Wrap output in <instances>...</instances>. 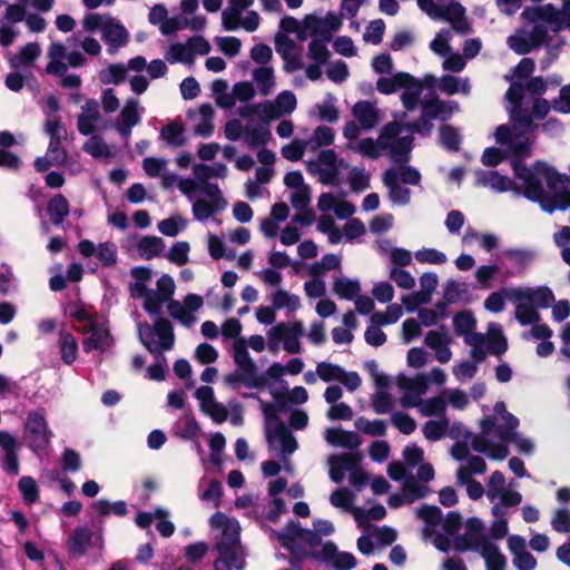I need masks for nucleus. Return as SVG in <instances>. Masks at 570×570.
Returning a JSON list of instances; mask_svg holds the SVG:
<instances>
[{"label":"nucleus","instance_id":"nucleus-51","mask_svg":"<svg viewBox=\"0 0 570 570\" xmlns=\"http://www.w3.org/2000/svg\"><path fill=\"white\" fill-rule=\"evenodd\" d=\"M479 552L483 557L488 570H504L505 557L494 543L485 544Z\"/></svg>","mask_w":570,"mask_h":570},{"label":"nucleus","instance_id":"nucleus-14","mask_svg":"<svg viewBox=\"0 0 570 570\" xmlns=\"http://www.w3.org/2000/svg\"><path fill=\"white\" fill-rule=\"evenodd\" d=\"M481 435L472 440V448L476 452L485 453L492 460H503L508 456V445L499 440V443H493L490 439L498 438V428L507 429V422L497 419V411L491 417H485L480 423Z\"/></svg>","mask_w":570,"mask_h":570},{"label":"nucleus","instance_id":"nucleus-8","mask_svg":"<svg viewBox=\"0 0 570 570\" xmlns=\"http://www.w3.org/2000/svg\"><path fill=\"white\" fill-rule=\"evenodd\" d=\"M435 79L426 76L420 80L409 72H396L391 77H381L376 81V89L384 95H392L399 90L402 92V101L405 107L416 105L424 87L432 86Z\"/></svg>","mask_w":570,"mask_h":570},{"label":"nucleus","instance_id":"nucleus-1","mask_svg":"<svg viewBox=\"0 0 570 570\" xmlns=\"http://www.w3.org/2000/svg\"><path fill=\"white\" fill-rule=\"evenodd\" d=\"M513 169L520 181L518 186L510 178L501 176L497 171H478L476 183L499 193L522 190L528 199L538 202L541 208L548 213L570 206L569 180L552 167L537 163L532 168H528L517 161Z\"/></svg>","mask_w":570,"mask_h":570},{"label":"nucleus","instance_id":"nucleus-46","mask_svg":"<svg viewBox=\"0 0 570 570\" xmlns=\"http://www.w3.org/2000/svg\"><path fill=\"white\" fill-rule=\"evenodd\" d=\"M67 49L62 43L52 42L48 49L49 62L46 68L47 73L63 72L65 67H68V65L65 62V60H67Z\"/></svg>","mask_w":570,"mask_h":570},{"label":"nucleus","instance_id":"nucleus-21","mask_svg":"<svg viewBox=\"0 0 570 570\" xmlns=\"http://www.w3.org/2000/svg\"><path fill=\"white\" fill-rule=\"evenodd\" d=\"M497 419L507 422V429L499 426L498 428V439L505 444L511 441L513 442L518 450L522 453H530L533 450V443L531 440L521 436L515 432V429L519 425V420L509 413L505 409V404L503 402H498L495 404Z\"/></svg>","mask_w":570,"mask_h":570},{"label":"nucleus","instance_id":"nucleus-52","mask_svg":"<svg viewBox=\"0 0 570 570\" xmlns=\"http://www.w3.org/2000/svg\"><path fill=\"white\" fill-rule=\"evenodd\" d=\"M224 547H227L228 549L244 548L240 543L238 523L225 525L224 529L222 530V535L220 539L215 544V550H220Z\"/></svg>","mask_w":570,"mask_h":570},{"label":"nucleus","instance_id":"nucleus-34","mask_svg":"<svg viewBox=\"0 0 570 570\" xmlns=\"http://www.w3.org/2000/svg\"><path fill=\"white\" fill-rule=\"evenodd\" d=\"M85 333H90V335L82 341V348L85 353H90L92 351L104 352L114 343L109 328L104 327L98 323L88 325Z\"/></svg>","mask_w":570,"mask_h":570},{"label":"nucleus","instance_id":"nucleus-6","mask_svg":"<svg viewBox=\"0 0 570 570\" xmlns=\"http://www.w3.org/2000/svg\"><path fill=\"white\" fill-rule=\"evenodd\" d=\"M271 394L275 403L261 401L265 438L268 451L285 464V421L281 419V414L285 413V386L271 389Z\"/></svg>","mask_w":570,"mask_h":570},{"label":"nucleus","instance_id":"nucleus-41","mask_svg":"<svg viewBox=\"0 0 570 570\" xmlns=\"http://www.w3.org/2000/svg\"><path fill=\"white\" fill-rule=\"evenodd\" d=\"M252 78L261 95L267 97L274 94L276 88V78L273 67L264 66L255 68L252 71Z\"/></svg>","mask_w":570,"mask_h":570},{"label":"nucleus","instance_id":"nucleus-49","mask_svg":"<svg viewBox=\"0 0 570 570\" xmlns=\"http://www.w3.org/2000/svg\"><path fill=\"white\" fill-rule=\"evenodd\" d=\"M451 117V109H423L421 120L412 126V130L426 134L432 128V120L439 119L444 121Z\"/></svg>","mask_w":570,"mask_h":570},{"label":"nucleus","instance_id":"nucleus-27","mask_svg":"<svg viewBox=\"0 0 570 570\" xmlns=\"http://www.w3.org/2000/svg\"><path fill=\"white\" fill-rule=\"evenodd\" d=\"M453 337L445 327L431 330L425 334L424 344L433 351L438 362L446 364L452 360L453 353L450 348Z\"/></svg>","mask_w":570,"mask_h":570},{"label":"nucleus","instance_id":"nucleus-2","mask_svg":"<svg viewBox=\"0 0 570 570\" xmlns=\"http://www.w3.org/2000/svg\"><path fill=\"white\" fill-rule=\"evenodd\" d=\"M547 109H512L511 127L499 126L495 130L497 142L505 147V153L499 148L489 147L482 154V163L485 166H497L508 154L527 155L530 151V134L537 126V121L543 120Z\"/></svg>","mask_w":570,"mask_h":570},{"label":"nucleus","instance_id":"nucleus-24","mask_svg":"<svg viewBox=\"0 0 570 570\" xmlns=\"http://www.w3.org/2000/svg\"><path fill=\"white\" fill-rule=\"evenodd\" d=\"M347 164L343 159H337L333 150H323L316 161L309 164L312 173L318 175V179L324 185L338 183V170L346 168Z\"/></svg>","mask_w":570,"mask_h":570},{"label":"nucleus","instance_id":"nucleus-16","mask_svg":"<svg viewBox=\"0 0 570 570\" xmlns=\"http://www.w3.org/2000/svg\"><path fill=\"white\" fill-rule=\"evenodd\" d=\"M53 433L49 429L45 416V410H33L27 414L24 422V439L29 449L39 454L46 451L51 442Z\"/></svg>","mask_w":570,"mask_h":570},{"label":"nucleus","instance_id":"nucleus-45","mask_svg":"<svg viewBox=\"0 0 570 570\" xmlns=\"http://www.w3.org/2000/svg\"><path fill=\"white\" fill-rule=\"evenodd\" d=\"M272 303L273 307L259 306L257 308L256 318L259 323L269 325L275 322V309H282L285 307V289L278 288L273 295Z\"/></svg>","mask_w":570,"mask_h":570},{"label":"nucleus","instance_id":"nucleus-36","mask_svg":"<svg viewBox=\"0 0 570 570\" xmlns=\"http://www.w3.org/2000/svg\"><path fill=\"white\" fill-rule=\"evenodd\" d=\"M41 48L37 42H29L16 53L8 52L6 58L12 69L29 68L40 57Z\"/></svg>","mask_w":570,"mask_h":570},{"label":"nucleus","instance_id":"nucleus-39","mask_svg":"<svg viewBox=\"0 0 570 570\" xmlns=\"http://www.w3.org/2000/svg\"><path fill=\"white\" fill-rule=\"evenodd\" d=\"M233 348L234 361L237 364L239 371L245 373V379H252L253 375H257V366L248 353L245 340L237 338L234 342Z\"/></svg>","mask_w":570,"mask_h":570},{"label":"nucleus","instance_id":"nucleus-47","mask_svg":"<svg viewBox=\"0 0 570 570\" xmlns=\"http://www.w3.org/2000/svg\"><path fill=\"white\" fill-rule=\"evenodd\" d=\"M199 115L200 121L194 127V132L207 138L214 131L215 109H188V118L193 119Z\"/></svg>","mask_w":570,"mask_h":570},{"label":"nucleus","instance_id":"nucleus-13","mask_svg":"<svg viewBox=\"0 0 570 570\" xmlns=\"http://www.w3.org/2000/svg\"><path fill=\"white\" fill-rule=\"evenodd\" d=\"M341 26L342 20L334 13H327L324 18L309 14L305 17L302 23L287 17V32H297L302 40L307 37H316L322 41H330L333 32L338 30Z\"/></svg>","mask_w":570,"mask_h":570},{"label":"nucleus","instance_id":"nucleus-37","mask_svg":"<svg viewBox=\"0 0 570 570\" xmlns=\"http://www.w3.org/2000/svg\"><path fill=\"white\" fill-rule=\"evenodd\" d=\"M324 438L326 442L333 446L350 450L357 449L362 444V440L357 433L336 428L326 429L324 432Z\"/></svg>","mask_w":570,"mask_h":570},{"label":"nucleus","instance_id":"nucleus-28","mask_svg":"<svg viewBox=\"0 0 570 570\" xmlns=\"http://www.w3.org/2000/svg\"><path fill=\"white\" fill-rule=\"evenodd\" d=\"M504 293L509 301H528L535 308H546L554 301V295L549 287H517L507 289Z\"/></svg>","mask_w":570,"mask_h":570},{"label":"nucleus","instance_id":"nucleus-64","mask_svg":"<svg viewBox=\"0 0 570 570\" xmlns=\"http://www.w3.org/2000/svg\"><path fill=\"white\" fill-rule=\"evenodd\" d=\"M456 481L460 485L466 488V493L472 500H478L484 494L483 485L472 476H469L465 470L456 471Z\"/></svg>","mask_w":570,"mask_h":570},{"label":"nucleus","instance_id":"nucleus-38","mask_svg":"<svg viewBox=\"0 0 570 570\" xmlns=\"http://www.w3.org/2000/svg\"><path fill=\"white\" fill-rule=\"evenodd\" d=\"M361 282L345 275L333 277L332 291L341 299L353 301L361 293Z\"/></svg>","mask_w":570,"mask_h":570},{"label":"nucleus","instance_id":"nucleus-59","mask_svg":"<svg viewBox=\"0 0 570 570\" xmlns=\"http://www.w3.org/2000/svg\"><path fill=\"white\" fill-rule=\"evenodd\" d=\"M487 344L489 350L497 355H500L507 351V340L502 334L501 326L498 324H491L487 335Z\"/></svg>","mask_w":570,"mask_h":570},{"label":"nucleus","instance_id":"nucleus-50","mask_svg":"<svg viewBox=\"0 0 570 570\" xmlns=\"http://www.w3.org/2000/svg\"><path fill=\"white\" fill-rule=\"evenodd\" d=\"M164 249L165 242L158 236H144L137 244L139 256L144 259L157 257Z\"/></svg>","mask_w":570,"mask_h":570},{"label":"nucleus","instance_id":"nucleus-15","mask_svg":"<svg viewBox=\"0 0 570 570\" xmlns=\"http://www.w3.org/2000/svg\"><path fill=\"white\" fill-rule=\"evenodd\" d=\"M254 0H229L227 8L222 13L223 26L226 30L243 28L248 32L255 31L259 26V16L247 9Z\"/></svg>","mask_w":570,"mask_h":570},{"label":"nucleus","instance_id":"nucleus-25","mask_svg":"<svg viewBox=\"0 0 570 570\" xmlns=\"http://www.w3.org/2000/svg\"><path fill=\"white\" fill-rule=\"evenodd\" d=\"M487 497L491 502L498 500L501 507H515L522 501V495L507 485L504 475L499 471L489 478Z\"/></svg>","mask_w":570,"mask_h":570},{"label":"nucleus","instance_id":"nucleus-56","mask_svg":"<svg viewBox=\"0 0 570 570\" xmlns=\"http://www.w3.org/2000/svg\"><path fill=\"white\" fill-rule=\"evenodd\" d=\"M449 428V419L446 416H442L440 420H430L425 422L422 428V432L428 440L438 441L445 435Z\"/></svg>","mask_w":570,"mask_h":570},{"label":"nucleus","instance_id":"nucleus-29","mask_svg":"<svg viewBox=\"0 0 570 570\" xmlns=\"http://www.w3.org/2000/svg\"><path fill=\"white\" fill-rule=\"evenodd\" d=\"M400 403L404 407H419L420 413L423 416L441 415L444 416L446 410V400L444 395L433 396L426 400H420L419 396H412L405 393Z\"/></svg>","mask_w":570,"mask_h":570},{"label":"nucleus","instance_id":"nucleus-53","mask_svg":"<svg viewBox=\"0 0 570 570\" xmlns=\"http://www.w3.org/2000/svg\"><path fill=\"white\" fill-rule=\"evenodd\" d=\"M139 121L140 114L138 112V109H121V114L118 117L115 127L124 138H128L131 134V128Z\"/></svg>","mask_w":570,"mask_h":570},{"label":"nucleus","instance_id":"nucleus-22","mask_svg":"<svg viewBox=\"0 0 570 570\" xmlns=\"http://www.w3.org/2000/svg\"><path fill=\"white\" fill-rule=\"evenodd\" d=\"M210 45L203 37H191L186 43L176 42L169 46L165 58L170 63H193L197 55H207Z\"/></svg>","mask_w":570,"mask_h":570},{"label":"nucleus","instance_id":"nucleus-42","mask_svg":"<svg viewBox=\"0 0 570 570\" xmlns=\"http://www.w3.org/2000/svg\"><path fill=\"white\" fill-rule=\"evenodd\" d=\"M47 214L55 226L62 225L65 218L70 214V205L67 197L62 194L51 197L47 203Z\"/></svg>","mask_w":570,"mask_h":570},{"label":"nucleus","instance_id":"nucleus-57","mask_svg":"<svg viewBox=\"0 0 570 570\" xmlns=\"http://www.w3.org/2000/svg\"><path fill=\"white\" fill-rule=\"evenodd\" d=\"M342 259L338 255L326 254L321 261L308 267L309 274L313 276H322L328 271H337L341 268Z\"/></svg>","mask_w":570,"mask_h":570},{"label":"nucleus","instance_id":"nucleus-17","mask_svg":"<svg viewBox=\"0 0 570 570\" xmlns=\"http://www.w3.org/2000/svg\"><path fill=\"white\" fill-rule=\"evenodd\" d=\"M531 28H521L508 38L509 47L519 55L528 53L549 40L548 22L538 20Z\"/></svg>","mask_w":570,"mask_h":570},{"label":"nucleus","instance_id":"nucleus-23","mask_svg":"<svg viewBox=\"0 0 570 570\" xmlns=\"http://www.w3.org/2000/svg\"><path fill=\"white\" fill-rule=\"evenodd\" d=\"M484 527L480 519L471 518L464 524V533L451 539V548L456 551H480L490 543L484 534Z\"/></svg>","mask_w":570,"mask_h":570},{"label":"nucleus","instance_id":"nucleus-19","mask_svg":"<svg viewBox=\"0 0 570 570\" xmlns=\"http://www.w3.org/2000/svg\"><path fill=\"white\" fill-rule=\"evenodd\" d=\"M522 18L529 22L538 20L548 22L554 32L559 31L562 27L570 29V2L562 4L560 12L551 4L527 8L522 12Z\"/></svg>","mask_w":570,"mask_h":570},{"label":"nucleus","instance_id":"nucleus-62","mask_svg":"<svg viewBox=\"0 0 570 570\" xmlns=\"http://www.w3.org/2000/svg\"><path fill=\"white\" fill-rule=\"evenodd\" d=\"M466 345L471 346V356L479 363L484 360L487 355L485 345L487 337L483 334L475 333L474 331L464 337Z\"/></svg>","mask_w":570,"mask_h":570},{"label":"nucleus","instance_id":"nucleus-60","mask_svg":"<svg viewBox=\"0 0 570 570\" xmlns=\"http://www.w3.org/2000/svg\"><path fill=\"white\" fill-rule=\"evenodd\" d=\"M385 508L381 504L375 505L368 510L356 508L353 511L354 519L361 528H371L368 525L370 520H381L385 517Z\"/></svg>","mask_w":570,"mask_h":570},{"label":"nucleus","instance_id":"nucleus-26","mask_svg":"<svg viewBox=\"0 0 570 570\" xmlns=\"http://www.w3.org/2000/svg\"><path fill=\"white\" fill-rule=\"evenodd\" d=\"M316 374L324 382L337 381L342 383L348 391H355L362 384L358 373L346 372L343 367L328 362L318 363Z\"/></svg>","mask_w":570,"mask_h":570},{"label":"nucleus","instance_id":"nucleus-4","mask_svg":"<svg viewBox=\"0 0 570 570\" xmlns=\"http://www.w3.org/2000/svg\"><path fill=\"white\" fill-rule=\"evenodd\" d=\"M416 517L423 521L421 537L424 542H431L439 551L451 549V537L460 529L461 517L450 512L444 519L441 510L434 505H422L415 510Z\"/></svg>","mask_w":570,"mask_h":570},{"label":"nucleus","instance_id":"nucleus-7","mask_svg":"<svg viewBox=\"0 0 570 570\" xmlns=\"http://www.w3.org/2000/svg\"><path fill=\"white\" fill-rule=\"evenodd\" d=\"M287 188H293L294 193L291 195V202L298 213L293 218L292 223L298 227L308 226L314 220V214L308 207L311 202V190L304 184L302 174L292 171L287 174ZM299 238L297 227L287 226V245L296 243Z\"/></svg>","mask_w":570,"mask_h":570},{"label":"nucleus","instance_id":"nucleus-9","mask_svg":"<svg viewBox=\"0 0 570 570\" xmlns=\"http://www.w3.org/2000/svg\"><path fill=\"white\" fill-rule=\"evenodd\" d=\"M247 119L244 128V139L249 147H262L271 138L268 124L285 114V109H236L233 115Z\"/></svg>","mask_w":570,"mask_h":570},{"label":"nucleus","instance_id":"nucleus-55","mask_svg":"<svg viewBox=\"0 0 570 570\" xmlns=\"http://www.w3.org/2000/svg\"><path fill=\"white\" fill-rule=\"evenodd\" d=\"M127 75V68L124 63H111L101 69L98 79L105 85H118L124 81Z\"/></svg>","mask_w":570,"mask_h":570},{"label":"nucleus","instance_id":"nucleus-40","mask_svg":"<svg viewBox=\"0 0 570 570\" xmlns=\"http://www.w3.org/2000/svg\"><path fill=\"white\" fill-rule=\"evenodd\" d=\"M94 533L87 527H77L68 540V550L72 557L80 558L85 556L88 548L92 544Z\"/></svg>","mask_w":570,"mask_h":570},{"label":"nucleus","instance_id":"nucleus-35","mask_svg":"<svg viewBox=\"0 0 570 570\" xmlns=\"http://www.w3.org/2000/svg\"><path fill=\"white\" fill-rule=\"evenodd\" d=\"M218 557L214 561L215 570H243L246 567L244 548L216 550Z\"/></svg>","mask_w":570,"mask_h":570},{"label":"nucleus","instance_id":"nucleus-11","mask_svg":"<svg viewBox=\"0 0 570 570\" xmlns=\"http://www.w3.org/2000/svg\"><path fill=\"white\" fill-rule=\"evenodd\" d=\"M138 336L146 350L161 361H165L163 352L171 350L175 343L173 325L164 317H157L154 326L148 323H140L138 325Z\"/></svg>","mask_w":570,"mask_h":570},{"label":"nucleus","instance_id":"nucleus-32","mask_svg":"<svg viewBox=\"0 0 570 570\" xmlns=\"http://www.w3.org/2000/svg\"><path fill=\"white\" fill-rule=\"evenodd\" d=\"M420 291L403 296L402 302L409 311H414L419 305L431 299V294L438 286V276L433 273H425L420 278Z\"/></svg>","mask_w":570,"mask_h":570},{"label":"nucleus","instance_id":"nucleus-18","mask_svg":"<svg viewBox=\"0 0 570 570\" xmlns=\"http://www.w3.org/2000/svg\"><path fill=\"white\" fill-rule=\"evenodd\" d=\"M265 503L256 504L255 512L258 514L262 528L268 533L271 540H277L282 548H285V528L278 531L264 524V522L276 523L285 512V501L282 498H266Z\"/></svg>","mask_w":570,"mask_h":570},{"label":"nucleus","instance_id":"nucleus-10","mask_svg":"<svg viewBox=\"0 0 570 570\" xmlns=\"http://www.w3.org/2000/svg\"><path fill=\"white\" fill-rule=\"evenodd\" d=\"M417 6L430 18L449 22L456 33L468 35L472 30L465 9L454 0H417Z\"/></svg>","mask_w":570,"mask_h":570},{"label":"nucleus","instance_id":"nucleus-3","mask_svg":"<svg viewBox=\"0 0 570 570\" xmlns=\"http://www.w3.org/2000/svg\"><path fill=\"white\" fill-rule=\"evenodd\" d=\"M320 538L311 530H302L298 525L287 524V552L293 563L301 562L308 556L324 562L335 570H351L356 567V559L351 552L340 551L333 542L320 546Z\"/></svg>","mask_w":570,"mask_h":570},{"label":"nucleus","instance_id":"nucleus-43","mask_svg":"<svg viewBox=\"0 0 570 570\" xmlns=\"http://www.w3.org/2000/svg\"><path fill=\"white\" fill-rule=\"evenodd\" d=\"M384 185L389 188L390 198L399 205H406L410 202V190L401 186L395 170H386L383 176Z\"/></svg>","mask_w":570,"mask_h":570},{"label":"nucleus","instance_id":"nucleus-12","mask_svg":"<svg viewBox=\"0 0 570 570\" xmlns=\"http://www.w3.org/2000/svg\"><path fill=\"white\" fill-rule=\"evenodd\" d=\"M82 27L88 32L100 31L110 53L117 52L128 42V31L110 16L88 13L82 20Z\"/></svg>","mask_w":570,"mask_h":570},{"label":"nucleus","instance_id":"nucleus-58","mask_svg":"<svg viewBox=\"0 0 570 570\" xmlns=\"http://www.w3.org/2000/svg\"><path fill=\"white\" fill-rule=\"evenodd\" d=\"M91 507L98 511V514L102 518L114 513L118 517H125L128 513L127 504L125 501H116L110 503L106 499H99L95 501Z\"/></svg>","mask_w":570,"mask_h":570},{"label":"nucleus","instance_id":"nucleus-44","mask_svg":"<svg viewBox=\"0 0 570 570\" xmlns=\"http://www.w3.org/2000/svg\"><path fill=\"white\" fill-rule=\"evenodd\" d=\"M285 222V202H277L273 205L269 217H266L261 223L262 233L273 238L277 236L278 223Z\"/></svg>","mask_w":570,"mask_h":570},{"label":"nucleus","instance_id":"nucleus-48","mask_svg":"<svg viewBox=\"0 0 570 570\" xmlns=\"http://www.w3.org/2000/svg\"><path fill=\"white\" fill-rule=\"evenodd\" d=\"M59 348L65 364L71 365L77 360L78 342L70 332L63 330L59 332Z\"/></svg>","mask_w":570,"mask_h":570},{"label":"nucleus","instance_id":"nucleus-54","mask_svg":"<svg viewBox=\"0 0 570 570\" xmlns=\"http://www.w3.org/2000/svg\"><path fill=\"white\" fill-rule=\"evenodd\" d=\"M226 207L220 206L217 202L212 203L206 199H197L191 207L193 216L198 222H205L217 213L225 210Z\"/></svg>","mask_w":570,"mask_h":570},{"label":"nucleus","instance_id":"nucleus-5","mask_svg":"<svg viewBox=\"0 0 570 570\" xmlns=\"http://www.w3.org/2000/svg\"><path fill=\"white\" fill-rule=\"evenodd\" d=\"M403 130V125L390 124L383 129L376 141L363 139L355 149L370 158H377L387 154L395 163L407 161L412 148V138L409 135H402Z\"/></svg>","mask_w":570,"mask_h":570},{"label":"nucleus","instance_id":"nucleus-20","mask_svg":"<svg viewBox=\"0 0 570 570\" xmlns=\"http://www.w3.org/2000/svg\"><path fill=\"white\" fill-rule=\"evenodd\" d=\"M58 109H51L45 121V131L50 136L48 155L53 159L56 166H62L67 161L68 153L62 147V140L67 137V130L62 121L53 114Z\"/></svg>","mask_w":570,"mask_h":570},{"label":"nucleus","instance_id":"nucleus-61","mask_svg":"<svg viewBox=\"0 0 570 570\" xmlns=\"http://www.w3.org/2000/svg\"><path fill=\"white\" fill-rule=\"evenodd\" d=\"M99 109H83L78 116V130L83 136H89L96 131V124L100 120Z\"/></svg>","mask_w":570,"mask_h":570},{"label":"nucleus","instance_id":"nucleus-30","mask_svg":"<svg viewBox=\"0 0 570 570\" xmlns=\"http://www.w3.org/2000/svg\"><path fill=\"white\" fill-rule=\"evenodd\" d=\"M507 543L514 568L518 570H534L537 568V559L528 551L527 541L523 537L510 535Z\"/></svg>","mask_w":570,"mask_h":570},{"label":"nucleus","instance_id":"nucleus-63","mask_svg":"<svg viewBox=\"0 0 570 570\" xmlns=\"http://www.w3.org/2000/svg\"><path fill=\"white\" fill-rule=\"evenodd\" d=\"M438 87L440 90L445 92L446 95H454L459 91L463 94L470 92V82L468 79L459 80L453 76H443L439 82Z\"/></svg>","mask_w":570,"mask_h":570},{"label":"nucleus","instance_id":"nucleus-31","mask_svg":"<svg viewBox=\"0 0 570 570\" xmlns=\"http://www.w3.org/2000/svg\"><path fill=\"white\" fill-rule=\"evenodd\" d=\"M362 455L357 452L332 455L328 459L330 478L332 481L340 483L345 472H352L361 465Z\"/></svg>","mask_w":570,"mask_h":570},{"label":"nucleus","instance_id":"nucleus-33","mask_svg":"<svg viewBox=\"0 0 570 570\" xmlns=\"http://www.w3.org/2000/svg\"><path fill=\"white\" fill-rule=\"evenodd\" d=\"M317 208L322 213L334 212L341 218H347L355 213L353 204L348 203L343 195H334L332 193H324L318 197Z\"/></svg>","mask_w":570,"mask_h":570}]
</instances>
